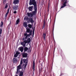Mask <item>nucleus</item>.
Listing matches in <instances>:
<instances>
[{
    "label": "nucleus",
    "instance_id": "obj_16",
    "mask_svg": "<svg viewBox=\"0 0 76 76\" xmlns=\"http://www.w3.org/2000/svg\"><path fill=\"white\" fill-rule=\"evenodd\" d=\"M32 9H33V6L30 7L28 8V10H29V11H32Z\"/></svg>",
    "mask_w": 76,
    "mask_h": 76
},
{
    "label": "nucleus",
    "instance_id": "obj_32",
    "mask_svg": "<svg viewBox=\"0 0 76 76\" xmlns=\"http://www.w3.org/2000/svg\"><path fill=\"white\" fill-rule=\"evenodd\" d=\"M24 43L26 44V43H27V40H24Z\"/></svg>",
    "mask_w": 76,
    "mask_h": 76
},
{
    "label": "nucleus",
    "instance_id": "obj_39",
    "mask_svg": "<svg viewBox=\"0 0 76 76\" xmlns=\"http://www.w3.org/2000/svg\"><path fill=\"white\" fill-rule=\"evenodd\" d=\"M7 14H5V17H6V18H7Z\"/></svg>",
    "mask_w": 76,
    "mask_h": 76
},
{
    "label": "nucleus",
    "instance_id": "obj_9",
    "mask_svg": "<svg viewBox=\"0 0 76 76\" xmlns=\"http://www.w3.org/2000/svg\"><path fill=\"white\" fill-rule=\"evenodd\" d=\"M20 54V53H19L18 51H16V53L14 55V56L16 58L18 56L19 54Z\"/></svg>",
    "mask_w": 76,
    "mask_h": 76
},
{
    "label": "nucleus",
    "instance_id": "obj_10",
    "mask_svg": "<svg viewBox=\"0 0 76 76\" xmlns=\"http://www.w3.org/2000/svg\"><path fill=\"white\" fill-rule=\"evenodd\" d=\"M18 50L21 51V53H22L23 51V47H21L18 48Z\"/></svg>",
    "mask_w": 76,
    "mask_h": 76
},
{
    "label": "nucleus",
    "instance_id": "obj_42",
    "mask_svg": "<svg viewBox=\"0 0 76 76\" xmlns=\"http://www.w3.org/2000/svg\"><path fill=\"white\" fill-rule=\"evenodd\" d=\"M56 49V48H54V51H55V49Z\"/></svg>",
    "mask_w": 76,
    "mask_h": 76
},
{
    "label": "nucleus",
    "instance_id": "obj_40",
    "mask_svg": "<svg viewBox=\"0 0 76 76\" xmlns=\"http://www.w3.org/2000/svg\"><path fill=\"white\" fill-rule=\"evenodd\" d=\"M6 0H3V2L4 3V2H6Z\"/></svg>",
    "mask_w": 76,
    "mask_h": 76
},
{
    "label": "nucleus",
    "instance_id": "obj_12",
    "mask_svg": "<svg viewBox=\"0 0 76 76\" xmlns=\"http://www.w3.org/2000/svg\"><path fill=\"white\" fill-rule=\"evenodd\" d=\"M27 15L28 17L29 18V17H33V14L30 13H27Z\"/></svg>",
    "mask_w": 76,
    "mask_h": 76
},
{
    "label": "nucleus",
    "instance_id": "obj_1",
    "mask_svg": "<svg viewBox=\"0 0 76 76\" xmlns=\"http://www.w3.org/2000/svg\"><path fill=\"white\" fill-rule=\"evenodd\" d=\"M29 5H33L34 6V7H37V1H35V0H30Z\"/></svg>",
    "mask_w": 76,
    "mask_h": 76
},
{
    "label": "nucleus",
    "instance_id": "obj_34",
    "mask_svg": "<svg viewBox=\"0 0 76 76\" xmlns=\"http://www.w3.org/2000/svg\"><path fill=\"white\" fill-rule=\"evenodd\" d=\"M55 21L54 22V26L53 27V30L54 31V24H55Z\"/></svg>",
    "mask_w": 76,
    "mask_h": 76
},
{
    "label": "nucleus",
    "instance_id": "obj_23",
    "mask_svg": "<svg viewBox=\"0 0 76 76\" xmlns=\"http://www.w3.org/2000/svg\"><path fill=\"white\" fill-rule=\"evenodd\" d=\"M26 32L28 33H29L30 32V29L29 28H26Z\"/></svg>",
    "mask_w": 76,
    "mask_h": 76
},
{
    "label": "nucleus",
    "instance_id": "obj_41",
    "mask_svg": "<svg viewBox=\"0 0 76 76\" xmlns=\"http://www.w3.org/2000/svg\"><path fill=\"white\" fill-rule=\"evenodd\" d=\"M9 12H7L6 14H7V15H8V14H9Z\"/></svg>",
    "mask_w": 76,
    "mask_h": 76
},
{
    "label": "nucleus",
    "instance_id": "obj_29",
    "mask_svg": "<svg viewBox=\"0 0 76 76\" xmlns=\"http://www.w3.org/2000/svg\"><path fill=\"white\" fill-rule=\"evenodd\" d=\"M3 25V22L2 21H1V25H0V27H2Z\"/></svg>",
    "mask_w": 76,
    "mask_h": 76
},
{
    "label": "nucleus",
    "instance_id": "obj_17",
    "mask_svg": "<svg viewBox=\"0 0 76 76\" xmlns=\"http://www.w3.org/2000/svg\"><path fill=\"white\" fill-rule=\"evenodd\" d=\"M22 69V67H21V65H20V64L18 66H17V69L20 70V69Z\"/></svg>",
    "mask_w": 76,
    "mask_h": 76
},
{
    "label": "nucleus",
    "instance_id": "obj_6",
    "mask_svg": "<svg viewBox=\"0 0 76 76\" xmlns=\"http://www.w3.org/2000/svg\"><path fill=\"white\" fill-rule=\"evenodd\" d=\"M35 61H33V74H34V73L35 72Z\"/></svg>",
    "mask_w": 76,
    "mask_h": 76
},
{
    "label": "nucleus",
    "instance_id": "obj_15",
    "mask_svg": "<svg viewBox=\"0 0 76 76\" xmlns=\"http://www.w3.org/2000/svg\"><path fill=\"white\" fill-rule=\"evenodd\" d=\"M29 19L30 18H28V17H25L24 19L26 20H29Z\"/></svg>",
    "mask_w": 76,
    "mask_h": 76
},
{
    "label": "nucleus",
    "instance_id": "obj_8",
    "mask_svg": "<svg viewBox=\"0 0 76 76\" xmlns=\"http://www.w3.org/2000/svg\"><path fill=\"white\" fill-rule=\"evenodd\" d=\"M28 22H30L32 24V23L34 22V21L32 18H30Z\"/></svg>",
    "mask_w": 76,
    "mask_h": 76
},
{
    "label": "nucleus",
    "instance_id": "obj_5",
    "mask_svg": "<svg viewBox=\"0 0 76 76\" xmlns=\"http://www.w3.org/2000/svg\"><path fill=\"white\" fill-rule=\"evenodd\" d=\"M22 54L23 58H26L28 56V54L26 53H23Z\"/></svg>",
    "mask_w": 76,
    "mask_h": 76
},
{
    "label": "nucleus",
    "instance_id": "obj_2",
    "mask_svg": "<svg viewBox=\"0 0 76 76\" xmlns=\"http://www.w3.org/2000/svg\"><path fill=\"white\" fill-rule=\"evenodd\" d=\"M24 36L23 38V40L27 39V38H28V37H30V35H32V31H31V32H30L29 34H28L27 33H25L24 34Z\"/></svg>",
    "mask_w": 76,
    "mask_h": 76
},
{
    "label": "nucleus",
    "instance_id": "obj_38",
    "mask_svg": "<svg viewBox=\"0 0 76 76\" xmlns=\"http://www.w3.org/2000/svg\"><path fill=\"white\" fill-rule=\"evenodd\" d=\"M43 28H44V26H45V23H44L43 24Z\"/></svg>",
    "mask_w": 76,
    "mask_h": 76
},
{
    "label": "nucleus",
    "instance_id": "obj_36",
    "mask_svg": "<svg viewBox=\"0 0 76 76\" xmlns=\"http://www.w3.org/2000/svg\"><path fill=\"white\" fill-rule=\"evenodd\" d=\"M10 10V8H9L8 10H7V12H8L9 13V11Z\"/></svg>",
    "mask_w": 76,
    "mask_h": 76
},
{
    "label": "nucleus",
    "instance_id": "obj_35",
    "mask_svg": "<svg viewBox=\"0 0 76 76\" xmlns=\"http://www.w3.org/2000/svg\"><path fill=\"white\" fill-rule=\"evenodd\" d=\"M14 13V14H16V13H17V12L16 11H14L13 12Z\"/></svg>",
    "mask_w": 76,
    "mask_h": 76
},
{
    "label": "nucleus",
    "instance_id": "obj_44",
    "mask_svg": "<svg viewBox=\"0 0 76 76\" xmlns=\"http://www.w3.org/2000/svg\"><path fill=\"white\" fill-rule=\"evenodd\" d=\"M55 20H56V19H55ZM55 20V21H56V20Z\"/></svg>",
    "mask_w": 76,
    "mask_h": 76
},
{
    "label": "nucleus",
    "instance_id": "obj_25",
    "mask_svg": "<svg viewBox=\"0 0 76 76\" xmlns=\"http://www.w3.org/2000/svg\"><path fill=\"white\" fill-rule=\"evenodd\" d=\"M20 69H17V72H16V74H18L19 72H20Z\"/></svg>",
    "mask_w": 76,
    "mask_h": 76
},
{
    "label": "nucleus",
    "instance_id": "obj_14",
    "mask_svg": "<svg viewBox=\"0 0 76 76\" xmlns=\"http://www.w3.org/2000/svg\"><path fill=\"white\" fill-rule=\"evenodd\" d=\"M23 72L21 71L20 72L19 76H23Z\"/></svg>",
    "mask_w": 76,
    "mask_h": 76
},
{
    "label": "nucleus",
    "instance_id": "obj_3",
    "mask_svg": "<svg viewBox=\"0 0 76 76\" xmlns=\"http://www.w3.org/2000/svg\"><path fill=\"white\" fill-rule=\"evenodd\" d=\"M61 1H62V2L64 3L63 4V6H62L61 7L60 9H62V8H63L65 7H66V4L67 3V0H62Z\"/></svg>",
    "mask_w": 76,
    "mask_h": 76
},
{
    "label": "nucleus",
    "instance_id": "obj_4",
    "mask_svg": "<svg viewBox=\"0 0 76 76\" xmlns=\"http://www.w3.org/2000/svg\"><path fill=\"white\" fill-rule=\"evenodd\" d=\"M34 10L32 12L33 16L36 15V12H37V7H34Z\"/></svg>",
    "mask_w": 76,
    "mask_h": 76
},
{
    "label": "nucleus",
    "instance_id": "obj_27",
    "mask_svg": "<svg viewBox=\"0 0 76 76\" xmlns=\"http://www.w3.org/2000/svg\"><path fill=\"white\" fill-rule=\"evenodd\" d=\"M28 28H29L31 29V28H32V25L30 24H28Z\"/></svg>",
    "mask_w": 76,
    "mask_h": 76
},
{
    "label": "nucleus",
    "instance_id": "obj_7",
    "mask_svg": "<svg viewBox=\"0 0 76 76\" xmlns=\"http://www.w3.org/2000/svg\"><path fill=\"white\" fill-rule=\"evenodd\" d=\"M19 7V6H17L16 5H15V6L14 7H13V10L14 11H16V10H17L18 9V7Z\"/></svg>",
    "mask_w": 76,
    "mask_h": 76
},
{
    "label": "nucleus",
    "instance_id": "obj_26",
    "mask_svg": "<svg viewBox=\"0 0 76 76\" xmlns=\"http://www.w3.org/2000/svg\"><path fill=\"white\" fill-rule=\"evenodd\" d=\"M31 39L30 38H28L27 39V42H28V43H30V42H31Z\"/></svg>",
    "mask_w": 76,
    "mask_h": 76
},
{
    "label": "nucleus",
    "instance_id": "obj_33",
    "mask_svg": "<svg viewBox=\"0 0 76 76\" xmlns=\"http://www.w3.org/2000/svg\"><path fill=\"white\" fill-rule=\"evenodd\" d=\"M22 63H23L22 60H21L20 61V64H22Z\"/></svg>",
    "mask_w": 76,
    "mask_h": 76
},
{
    "label": "nucleus",
    "instance_id": "obj_18",
    "mask_svg": "<svg viewBox=\"0 0 76 76\" xmlns=\"http://www.w3.org/2000/svg\"><path fill=\"white\" fill-rule=\"evenodd\" d=\"M46 36V34L43 33V38H44V40H45V36Z\"/></svg>",
    "mask_w": 76,
    "mask_h": 76
},
{
    "label": "nucleus",
    "instance_id": "obj_28",
    "mask_svg": "<svg viewBox=\"0 0 76 76\" xmlns=\"http://www.w3.org/2000/svg\"><path fill=\"white\" fill-rule=\"evenodd\" d=\"M26 60H27V59H24L23 60V62H24V63H26Z\"/></svg>",
    "mask_w": 76,
    "mask_h": 76
},
{
    "label": "nucleus",
    "instance_id": "obj_20",
    "mask_svg": "<svg viewBox=\"0 0 76 76\" xmlns=\"http://www.w3.org/2000/svg\"><path fill=\"white\" fill-rule=\"evenodd\" d=\"M27 64H28V62H26V63H25V64H24V69H26Z\"/></svg>",
    "mask_w": 76,
    "mask_h": 76
},
{
    "label": "nucleus",
    "instance_id": "obj_37",
    "mask_svg": "<svg viewBox=\"0 0 76 76\" xmlns=\"http://www.w3.org/2000/svg\"><path fill=\"white\" fill-rule=\"evenodd\" d=\"M32 35L33 37H34V31L33 32Z\"/></svg>",
    "mask_w": 76,
    "mask_h": 76
},
{
    "label": "nucleus",
    "instance_id": "obj_22",
    "mask_svg": "<svg viewBox=\"0 0 76 76\" xmlns=\"http://www.w3.org/2000/svg\"><path fill=\"white\" fill-rule=\"evenodd\" d=\"M21 45H23V47H25L26 46V43H24V42H23L21 43Z\"/></svg>",
    "mask_w": 76,
    "mask_h": 76
},
{
    "label": "nucleus",
    "instance_id": "obj_24",
    "mask_svg": "<svg viewBox=\"0 0 76 76\" xmlns=\"http://www.w3.org/2000/svg\"><path fill=\"white\" fill-rule=\"evenodd\" d=\"M28 50V48L26 47L24 49V53L26 51H27Z\"/></svg>",
    "mask_w": 76,
    "mask_h": 76
},
{
    "label": "nucleus",
    "instance_id": "obj_43",
    "mask_svg": "<svg viewBox=\"0 0 76 76\" xmlns=\"http://www.w3.org/2000/svg\"><path fill=\"white\" fill-rule=\"evenodd\" d=\"M68 3L69 2V1H68Z\"/></svg>",
    "mask_w": 76,
    "mask_h": 76
},
{
    "label": "nucleus",
    "instance_id": "obj_21",
    "mask_svg": "<svg viewBox=\"0 0 76 76\" xmlns=\"http://www.w3.org/2000/svg\"><path fill=\"white\" fill-rule=\"evenodd\" d=\"M20 20V19L19 18H18L17 20L16 21V25H18V23H19V20Z\"/></svg>",
    "mask_w": 76,
    "mask_h": 76
},
{
    "label": "nucleus",
    "instance_id": "obj_11",
    "mask_svg": "<svg viewBox=\"0 0 76 76\" xmlns=\"http://www.w3.org/2000/svg\"><path fill=\"white\" fill-rule=\"evenodd\" d=\"M19 0H14V3L15 4H16L18 3H19Z\"/></svg>",
    "mask_w": 76,
    "mask_h": 76
},
{
    "label": "nucleus",
    "instance_id": "obj_19",
    "mask_svg": "<svg viewBox=\"0 0 76 76\" xmlns=\"http://www.w3.org/2000/svg\"><path fill=\"white\" fill-rule=\"evenodd\" d=\"M13 62H16L18 61V59L17 58H14L13 60Z\"/></svg>",
    "mask_w": 76,
    "mask_h": 76
},
{
    "label": "nucleus",
    "instance_id": "obj_31",
    "mask_svg": "<svg viewBox=\"0 0 76 76\" xmlns=\"http://www.w3.org/2000/svg\"><path fill=\"white\" fill-rule=\"evenodd\" d=\"M1 33H2V29H0V34H1Z\"/></svg>",
    "mask_w": 76,
    "mask_h": 76
},
{
    "label": "nucleus",
    "instance_id": "obj_13",
    "mask_svg": "<svg viewBox=\"0 0 76 76\" xmlns=\"http://www.w3.org/2000/svg\"><path fill=\"white\" fill-rule=\"evenodd\" d=\"M23 25L24 26V27H25V28H27V26H28L27 25V23L26 22H25L24 23Z\"/></svg>",
    "mask_w": 76,
    "mask_h": 76
},
{
    "label": "nucleus",
    "instance_id": "obj_30",
    "mask_svg": "<svg viewBox=\"0 0 76 76\" xmlns=\"http://www.w3.org/2000/svg\"><path fill=\"white\" fill-rule=\"evenodd\" d=\"M8 7V5H7V4H6L5 5V8L6 9V8H7Z\"/></svg>",
    "mask_w": 76,
    "mask_h": 76
}]
</instances>
